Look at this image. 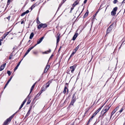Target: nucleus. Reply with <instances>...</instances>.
I'll return each mask as SVG.
<instances>
[{
	"instance_id": "obj_1",
	"label": "nucleus",
	"mask_w": 125,
	"mask_h": 125,
	"mask_svg": "<svg viewBox=\"0 0 125 125\" xmlns=\"http://www.w3.org/2000/svg\"><path fill=\"white\" fill-rule=\"evenodd\" d=\"M73 97L71 101L69 104L70 106H71V105H73L74 103L76 101V97H75V94H73Z\"/></svg>"
},
{
	"instance_id": "obj_2",
	"label": "nucleus",
	"mask_w": 125,
	"mask_h": 125,
	"mask_svg": "<svg viewBox=\"0 0 125 125\" xmlns=\"http://www.w3.org/2000/svg\"><path fill=\"white\" fill-rule=\"evenodd\" d=\"M47 26V25L46 24L41 23L38 25L37 28L38 29H40L42 28H45Z\"/></svg>"
},
{
	"instance_id": "obj_3",
	"label": "nucleus",
	"mask_w": 125,
	"mask_h": 125,
	"mask_svg": "<svg viewBox=\"0 0 125 125\" xmlns=\"http://www.w3.org/2000/svg\"><path fill=\"white\" fill-rule=\"evenodd\" d=\"M113 23L110 25V26L107 29V31L106 33L108 34L110 33L111 31L113 28Z\"/></svg>"
},
{
	"instance_id": "obj_4",
	"label": "nucleus",
	"mask_w": 125,
	"mask_h": 125,
	"mask_svg": "<svg viewBox=\"0 0 125 125\" xmlns=\"http://www.w3.org/2000/svg\"><path fill=\"white\" fill-rule=\"evenodd\" d=\"M110 106H105L104 107L103 110H102V112H105V113L109 109Z\"/></svg>"
},
{
	"instance_id": "obj_5",
	"label": "nucleus",
	"mask_w": 125,
	"mask_h": 125,
	"mask_svg": "<svg viewBox=\"0 0 125 125\" xmlns=\"http://www.w3.org/2000/svg\"><path fill=\"white\" fill-rule=\"evenodd\" d=\"M66 85H68V83H65L64 90L63 92L64 94H65L66 92V90H67V93H68V89L67 88L66 86Z\"/></svg>"
},
{
	"instance_id": "obj_6",
	"label": "nucleus",
	"mask_w": 125,
	"mask_h": 125,
	"mask_svg": "<svg viewBox=\"0 0 125 125\" xmlns=\"http://www.w3.org/2000/svg\"><path fill=\"white\" fill-rule=\"evenodd\" d=\"M76 65L75 64L73 66H72L70 67V68L71 69H72V70H71V72L72 73H73L74 72V71L76 68Z\"/></svg>"
},
{
	"instance_id": "obj_7",
	"label": "nucleus",
	"mask_w": 125,
	"mask_h": 125,
	"mask_svg": "<svg viewBox=\"0 0 125 125\" xmlns=\"http://www.w3.org/2000/svg\"><path fill=\"white\" fill-rule=\"evenodd\" d=\"M49 82H50V81H49L47 83H46V84H48L45 87V89H43V88H44V87H42V91H45L46 89V88L48 87L49 85H50V84H49Z\"/></svg>"
},
{
	"instance_id": "obj_8",
	"label": "nucleus",
	"mask_w": 125,
	"mask_h": 125,
	"mask_svg": "<svg viewBox=\"0 0 125 125\" xmlns=\"http://www.w3.org/2000/svg\"><path fill=\"white\" fill-rule=\"evenodd\" d=\"M105 112H102V111L101 112V115H100L99 117V118H101V119H102L104 117V116L106 115H105Z\"/></svg>"
},
{
	"instance_id": "obj_9",
	"label": "nucleus",
	"mask_w": 125,
	"mask_h": 125,
	"mask_svg": "<svg viewBox=\"0 0 125 125\" xmlns=\"http://www.w3.org/2000/svg\"><path fill=\"white\" fill-rule=\"evenodd\" d=\"M34 47H32L29 48L25 53V54L24 56V57H25L29 53L30 51Z\"/></svg>"
},
{
	"instance_id": "obj_10",
	"label": "nucleus",
	"mask_w": 125,
	"mask_h": 125,
	"mask_svg": "<svg viewBox=\"0 0 125 125\" xmlns=\"http://www.w3.org/2000/svg\"><path fill=\"white\" fill-rule=\"evenodd\" d=\"M6 63H5L1 65L0 67V71H1L4 69L6 66Z\"/></svg>"
},
{
	"instance_id": "obj_11",
	"label": "nucleus",
	"mask_w": 125,
	"mask_h": 125,
	"mask_svg": "<svg viewBox=\"0 0 125 125\" xmlns=\"http://www.w3.org/2000/svg\"><path fill=\"white\" fill-rule=\"evenodd\" d=\"M44 38V37H41V38L39 39L37 42V44H38L40 43L42 41Z\"/></svg>"
},
{
	"instance_id": "obj_12",
	"label": "nucleus",
	"mask_w": 125,
	"mask_h": 125,
	"mask_svg": "<svg viewBox=\"0 0 125 125\" xmlns=\"http://www.w3.org/2000/svg\"><path fill=\"white\" fill-rule=\"evenodd\" d=\"M11 120V119L9 117V118L7 119V120L5 121L4 122L6 124H7L8 122L10 123V122Z\"/></svg>"
},
{
	"instance_id": "obj_13",
	"label": "nucleus",
	"mask_w": 125,
	"mask_h": 125,
	"mask_svg": "<svg viewBox=\"0 0 125 125\" xmlns=\"http://www.w3.org/2000/svg\"><path fill=\"white\" fill-rule=\"evenodd\" d=\"M23 59H22L21 61L19 63H18V64H17V66H16V67L14 69V71H15L18 68V67H19V65H20L22 60Z\"/></svg>"
},
{
	"instance_id": "obj_14",
	"label": "nucleus",
	"mask_w": 125,
	"mask_h": 125,
	"mask_svg": "<svg viewBox=\"0 0 125 125\" xmlns=\"http://www.w3.org/2000/svg\"><path fill=\"white\" fill-rule=\"evenodd\" d=\"M78 35V33H76L74 35L72 39V40L73 41L75 40L76 38L77 37Z\"/></svg>"
},
{
	"instance_id": "obj_15",
	"label": "nucleus",
	"mask_w": 125,
	"mask_h": 125,
	"mask_svg": "<svg viewBox=\"0 0 125 125\" xmlns=\"http://www.w3.org/2000/svg\"><path fill=\"white\" fill-rule=\"evenodd\" d=\"M79 3V1L77 0L75 1L73 4V7H75L76 5H77Z\"/></svg>"
},
{
	"instance_id": "obj_16",
	"label": "nucleus",
	"mask_w": 125,
	"mask_h": 125,
	"mask_svg": "<svg viewBox=\"0 0 125 125\" xmlns=\"http://www.w3.org/2000/svg\"><path fill=\"white\" fill-rule=\"evenodd\" d=\"M10 31H9L8 32H7L6 33H5L4 34L3 36L2 37V39H4L5 38L6 36L8 35V34L10 33Z\"/></svg>"
},
{
	"instance_id": "obj_17",
	"label": "nucleus",
	"mask_w": 125,
	"mask_h": 125,
	"mask_svg": "<svg viewBox=\"0 0 125 125\" xmlns=\"http://www.w3.org/2000/svg\"><path fill=\"white\" fill-rule=\"evenodd\" d=\"M101 109V108H99L95 112V113L93 115L95 116L99 112Z\"/></svg>"
},
{
	"instance_id": "obj_18",
	"label": "nucleus",
	"mask_w": 125,
	"mask_h": 125,
	"mask_svg": "<svg viewBox=\"0 0 125 125\" xmlns=\"http://www.w3.org/2000/svg\"><path fill=\"white\" fill-rule=\"evenodd\" d=\"M36 83H34L33 84V85L31 87V90H30V94L31 93L32 90L33 89V88L34 87L35 85L36 84Z\"/></svg>"
},
{
	"instance_id": "obj_19",
	"label": "nucleus",
	"mask_w": 125,
	"mask_h": 125,
	"mask_svg": "<svg viewBox=\"0 0 125 125\" xmlns=\"http://www.w3.org/2000/svg\"><path fill=\"white\" fill-rule=\"evenodd\" d=\"M60 34H59L58 36H57V43H58L60 41Z\"/></svg>"
},
{
	"instance_id": "obj_20",
	"label": "nucleus",
	"mask_w": 125,
	"mask_h": 125,
	"mask_svg": "<svg viewBox=\"0 0 125 125\" xmlns=\"http://www.w3.org/2000/svg\"><path fill=\"white\" fill-rule=\"evenodd\" d=\"M34 35V33H33V32L31 33V34L30 35V36L29 37L30 39H32Z\"/></svg>"
},
{
	"instance_id": "obj_21",
	"label": "nucleus",
	"mask_w": 125,
	"mask_h": 125,
	"mask_svg": "<svg viewBox=\"0 0 125 125\" xmlns=\"http://www.w3.org/2000/svg\"><path fill=\"white\" fill-rule=\"evenodd\" d=\"M116 14V12L112 10L111 12V14L112 16H115Z\"/></svg>"
},
{
	"instance_id": "obj_22",
	"label": "nucleus",
	"mask_w": 125,
	"mask_h": 125,
	"mask_svg": "<svg viewBox=\"0 0 125 125\" xmlns=\"http://www.w3.org/2000/svg\"><path fill=\"white\" fill-rule=\"evenodd\" d=\"M117 9L118 8L117 7H115L112 10L115 12H116V11L117 10Z\"/></svg>"
},
{
	"instance_id": "obj_23",
	"label": "nucleus",
	"mask_w": 125,
	"mask_h": 125,
	"mask_svg": "<svg viewBox=\"0 0 125 125\" xmlns=\"http://www.w3.org/2000/svg\"><path fill=\"white\" fill-rule=\"evenodd\" d=\"M51 50L50 49H49L48 51H45L44 52V53L45 54H47L49 53H50L51 52Z\"/></svg>"
},
{
	"instance_id": "obj_24",
	"label": "nucleus",
	"mask_w": 125,
	"mask_h": 125,
	"mask_svg": "<svg viewBox=\"0 0 125 125\" xmlns=\"http://www.w3.org/2000/svg\"><path fill=\"white\" fill-rule=\"evenodd\" d=\"M18 112V111H17L15 113L13 114L10 117H9L11 119H12V118L14 116L15 114L16 113Z\"/></svg>"
},
{
	"instance_id": "obj_25",
	"label": "nucleus",
	"mask_w": 125,
	"mask_h": 125,
	"mask_svg": "<svg viewBox=\"0 0 125 125\" xmlns=\"http://www.w3.org/2000/svg\"><path fill=\"white\" fill-rule=\"evenodd\" d=\"M88 14V12H86V13L84 14V15L83 16V17L84 18H85L86 17Z\"/></svg>"
},
{
	"instance_id": "obj_26",
	"label": "nucleus",
	"mask_w": 125,
	"mask_h": 125,
	"mask_svg": "<svg viewBox=\"0 0 125 125\" xmlns=\"http://www.w3.org/2000/svg\"><path fill=\"white\" fill-rule=\"evenodd\" d=\"M50 67V65H47L46 66L45 68L46 69H48V70L49 69V68Z\"/></svg>"
},
{
	"instance_id": "obj_27",
	"label": "nucleus",
	"mask_w": 125,
	"mask_h": 125,
	"mask_svg": "<svg viewBox=\"0 0 125 125\" xmlns=\"http://www.w3.org/2000/svg\"><path fill=\"white\" fill-rule=\"evenodd\" d=\"M30 113V109L28 111L27 113L26 116H28L29 115Z\"/></svg>"
},
{
	"instance_id": "obj_28",
	"label": "nucleus",
	"mask_w": 125,
	"mask_h": 125,
	"mask_svg": "<svg viewBox=\"0 0 125 125\" xmlns=\"http://www.w3.org/2000/svg\"><path fill=\"white\" fill-rule=\"evenodd\" d=\"M12 77V76H11V77L10 78V79L8 81H7V83H6L7 84H8V83H9V82L10 81H11V79Z\"/></svg>"
},
{
	"instance_id": "obj_29",
	"label": "nucleus",
	"mask_w": 125,
	"mask_h": 125,
	"mask_svg": "<svg viewBox=\"0 0 125 125\" xmlns=\"http://www.w3.org/2000/svg\"><path fill=\"white\" fill-rule=\"evenodd\" d=\"M7 73L8 74L9 76H10V75L11 73L10 71H7Z\"/></svg>"
},
{
	"instance_id": "obj_30",
	"label": "nucleus",
	"mask_w": 125,
	"mask_h": 125,
	"mask_svg": "<svg viewBox=\"0 0 125 125\" xmlns=\"http://www.w3.org/2000/svg\"><path fill=\"white\" fill-rule=\"evenodd\" d=\"M118 2V0H114L113 1V3L115 4H116Z\"/></svg>"
},
{
	"instance_id": "obj_31",
	"label": "nucleus",
	"mask_w": 125,
	"mask_h": 125,
	"mask_svg": "<svg viewBox=\"0 0 125 125\" xmlns=\"http://www.w3.org/2000/svg\"><path fill=\"white\" fill-rule=\"evenodd\" d=\"M26 100H27V99H25L24 100V101H23V102H22V104H23V105H24V104H25V103L26 102Z\"/></svg>"
},
{
	"instance_id": "obj_32",
	"label": "nucleus",
	"mask_w": 125,
	"mask_h": 125,
	"mask_svg": "<svg viewBox=\"0 0 125 125\" xmlns=\"http://www.w3.org/2000/svg\"><path fill=\"white\" fill-rule=\"evenodd\" d=\"M13 55L12 54H11L9 57V59H11Z\"/></svg>"
},
{
	"instance_id": "obj_33",
	"label": "nucleus",
	"mask_w": 125,
	"mask_h": 125,
	"mask_svg": "<svg viewBox=\"0 0 125 125\" xmlns=\"http://www.w3.org/2000/svg\"><path fill=\"white\" fill-rule=\"evenodd\" d=\"M23 105H24L23 104H21V105L19 108V110L18 111H19V110H20L22 108V107H23Z\"/></svg>"
},
{
	"instance_id": "obj_34",
	"label": "nucleus",
	"mask_w": 125,
	"mask_h": 125,
	"mask_svg": "<svg viewBox=\"0 0 125 125\" xmlns=\"http://www.w3.org/2000/svg\"><path fill=\"white\" fill-rule=\"evenodd\" d=\"M124 109L123 108H122L119 111V112L120 113H121L122 111Z\"/></svg>"
},
{
	"instance_id": "obj_35",
	"label": "nucleus",
	"mask_w": 125,
	"mask_h": 125,
	"mask_svg": "<svg viewBox=\"0 0 125 125\" xmlns=\"http://www.w3.org/2000/svg\"><path fill=\"white\" fill-rule=\"evenodd\" d=\"M48 70V69H46L45 68L44 69V72L43 73H46L47 72Z\"/></svg>"
},
{
	"instance_id": "obj_36",
	"label": "nucleus",
	"mask_w": 125,
	"mask_h": 125,
	"mask_svg": "<svg viewBox=\"0 0 125 125\" xmlns=\"http://www.w3.org/2000/svg\"><path fill=\"white\" fill-rule=\"evenodd\" d=\"M26 14V13L25 12H24L23 13H22L21 15V16H24V15H25Z\"/></svg>"
},
{
	"instance_id": "obj_37",
	"label": "nucleus",
	"mask_w": 125,
	"mask_h": 125,
	"mask_svg": "<svg viewBox=\"0 0 125 125\" xmlns=\"http://www.w3.org/2000/svg\"><path fill=\"white\" fill-rule=\"evenodd\" d=\"M79 45H78L76 48L75 50L76 51H77L79 49Z\"/></svg>"
},
{
	"instance_id": "obj_38",
	"label": "nucleus",
	"mask_w": 125,
	"mask_h": 125,
	"mask_svg": "<svg viewBox=\"0 0 125 125\" xmlns=\"http://www.w3.org/2000/svg\"><path fill=\"white\" fill-rule=\"evenodd\" d=\"M94 116H95L93 115L90 119L92 121V119Z\"/></svg>"
},
{
	"instance_id": "obj_39",
	"label": "nucleus",
	"mask_w": 125,
	"mask_h": 125,
	"mask_svg": "<svg viewBox=\"0 0 125 125\" xmlns=\"http://www.w3.org/2000/svg\"><path fill=\"white\" fill-rule=\"evenodd\" d=\"M116 112L114 110L112 113H111V115L112 116Z\"/></svg>"
},
{
	"instance_id": "obj_40",
	"label": "nucleus",
	"mask_w": 125,
	"mask_h": 125,
	"mask_svg": "<svg viewBox=\"0 0 125 125\" xmlns=\"http://www.w3.org/2000/svg\"><path fill=\"white\" fill-rule=\"evenodd\" d=\"M31 101V100H29V101H28L27 102V104H30V103Z\"/></svg>"
},
{
	"instance_id": "obj_41",
	"label": "nucleus",
	"mask_w": 125,
	"mask_h": 125,
	"mask_svg": "<svg viewBox=\"0 0 125 125\" xmlns=\"http://www.w3.org/2000/svg\"><path fill=\"white\" fill-rule=\"evenodd\" d=\"M119 108V107L118 106L114 110L116 111L117 109Z\"/></svg>"
},
{
	"instance_id": "obj_42",
	"label": "nucleus",
	"mask_w": 125,
	"mask_h": 125,
	"mask_svg": "<svg viewBox=\"0 0 125 125\" xmlns=\"http://www.w3.org/2000/svg\"><path fill=\"white\" fill-rule=\"evenodd\" d=\"M36 5H35V4L32 5L31 6H32V7L34 8L36 6Z\"/></svg>"
},
{
	"instance_id": "obj_43",
	"label": "nucleus",
	"mask_w": 125,
	"mask_h": 125,
	"mask_svg": "<svg viewBox=\"0 0 125 125\" xmlns=\"http://www.w3.org/2000/svg\"><path fill=\"white\" fill-rule=\"evenodd\" d=\"M25 12L26 14H27L29 12V11L28 10H27Z\"/></svg>"
},
{
	"instance_id": "obj_44",
	"label": "nucleus",
	"mask_w": 125,
	"mask_h": 125,
	"mask_svg": "<svg viewBox=\"0 0 125 125\" xmlns=\"http://www.w3.org/2000/svg\"><path fill=\"white\" fill-rule=\"evenodd\" d=\"M24 23V20H23V21H21V24H22L23 23Z\"/></svg>"
},
{
	"instance_id": "obj_45",
	"label": "nucleus",
	"mask_w": 125,
	"mask_h": 125,
	"mask_svg": "<svg viewBox=\"0 0 125 125\" xmlns=\"http://www.w3.org/2000/svg\"><path fill=\"white\" fill-rule=\"evenodd\" d=\"M8 85V84H7L6 83V84L5 85V86L4 87V89L7 86V85Z\"/></svg>"
},
{
	"instance_id": "obj_46",
	"label": "nucleus",
	"mask_w": 125,
	"mask_h": 125,
	"mask_svg": "<svg viewBox=\"0 0 125 125\" xmlns=\"http://www.w3.org/2000/svg\"><path fill=\"white\" fill-rule=\"evenodd\" d=\"M87 1V0H85L83 2V3L84 4Z\"/></svg>"
},
{
	"instance_id": "obj_47",
	"label": "nucleus",
	"mask_w": 125,
	"mask_h": 125,
	"mask_svg": "<svg viewBox=\"0 0 125 125\" xmlns=\"http://www.w3.org/2000/svg\"><path fill=\"white\" fill-rule=\"evenodd\" d=\"M6 18L7 19H8L9 20L10 19V16H9L8 17H7Z\"/></svg>"
},
{
	"instance_id": "obj_48",
	"label": "nucleus",
	"mask_w": 125,
	"mask_h": 125,
	"mask_svg": "<svg viewBox=\"0 0 125 125\" xmlns=\"http://www.w3.org/2000/svg\"><path fill=\"white\" fill-rule=\"evenodd\" d=\"M10 4V2H7V6H8V5H9Z\"/></svg>"
},
{
	"instance_id": "obj_49",
	"label": "nucleus",
	"mask_w": 125,
	"mask_h": 125,
	"mask_svg": "<svg viewBox=\"0 0 125 125\" xmlns=\"http://www.w3.org/2000/svg\"><path fill=\"white\" fill-rule=\"evenodd\" d=\"M53 56V55L52 54L51 55V56L50 57V58L49 59H50Z\"/></svg>"
},
{
	"instance_id": "obj_50",
	"label": "nucleus",
	"mask_w": 125,
	"mask_h": 125,
	"mask_svg": "<svg viewBox=\"0 0 125 125\" xmlns=\"http://www.w3.org/2000/svg\"><path fill=\"white\" fill-rule=\"evenodd\" d=\"M42 93H41L40 94H38L36 95V96H39L40 95V94H41Z\"/></svg>"
},
{
	"instance_id": "obj_51",
	"label": "nucleus",
	"mask_w": 125,
	"mask_h": 125,
	"mask_svg": "<svg viewBox=\"0 0 125 125\" xmlns=\"http://www.w3.org/2000/svg\"><path fill=\"white\" fill-rule=\"evenodd\" d=\"M74 54L75 53H74V52H73L71 54L73 56Z\"/></svg>"
},
{
	"instance_id": "obj_52",
	"label": "nucleus",
	"mask_w": 125,
	"mask_h": 125,
	"mask_svg": "<svg viewBox=\"0 0 125 125\" xmlns=\"http://www.w3.org/2000/svg\"><path fill=\"white\" fill-rule=\"evenodd\" d=\"M125 2V0H124L122 2V3H124Z\"/></svg>"
},
{
	"instance_id": "obj_53",
	"label": "nucleus",
	"mask_w": 125,
	"mask_h": 125,
	"mask_svg": "<svg viewBox=\"0 0 125 125\" xmlns=\"http://www.w3.org/2000/svg\"><path fill=\"white\" fill-rule=\"evenodd\" d=\"M76 51L75 50H74L73 52H74V53L76 52Z\"/></svg>"
},
{
	"instance_id": "obj_54",
	"label": "nucleus",
	"mask_w": 125,
	"mask_h": 125,
	"mask_svg": "<svg viewBox=\"0 0 125 125\" xmlns=\"http://www.w3.org/2000/svg\"><path fill=\"white\" fill-rule=\"evenodd\" d=\"M66 0H63V2L62 3H63L64 2H65L66 1Z\"/></svg>"
},
{
	"instance_id": "obj_55",
	"label": "nucleus",
	"mask_w": 125,
	"mask_h": 125,
	"mask_svg": "<svg viewBox=\"0 0 125 125\" xmlns=\"http://www.w3.org/2000/svg\"><path fill=\"white\" fill-rule=\"evenodd\" d=\"M7 2L10 3V0H8V1H7Z\"/></svg>"
},
{
	"instance_id": "obj_56",
	"label": "nucleus",
	"mask_w": 125,
	"mask_h": 125,
	"mask_svg": "<svg viewBox=\"0 0 125 125\" xmlns=\"http://www.w3.org/2000/svg\"><path fill=\"white\" fill-rule=\"evenodd\" d=\"M7 125V124H6L4 122L3 125Z\"/></svg>"
},
{
	"instance_id": "obj_57",
	"label": "nucleus",
	"mask_w": 125,
	"mask_h": 125,
	"mask_svg": "<svg viewBox=\"0 0 125 125\" xmlns=\"http://www.w3.org/2000/svg\"><path fill=\"white\" fill-rule=\"evenodd\" d=\"M34 8H33V7H32V6H31V10H32Z\"/></svg>"
},
{
	"instance_id": "obj_58",
	"label": "nucleus",
	"mask_w": 125,
	"mask_h": 125,
	"mask_svg": "<svg viewBox=\"0 0 125 125\" xmlns=\"http://www.w3.org/2000/svg\"><path fill=\"white\" fill-rule=\"evenodd\" d=\"M90 122H89V121L87 123V125H88L89 124V123H90Z\"/></svg>"
},
{
	"instance_id": "obj_59",
	"label": "nucleus",
	"mask_w": 125,
	"mask_h": 125,
	"mask_svg": "<svg viewBox=\"0 0 125 125\" xmlns=\"http://www.w3.org/2000/svg\"><path fill=\"white\" fill-rule=\"evenodd\" d=\"M3 39L2 38V39H0V42L2 41H3Z\"/></svg>"
},
{
	"instance_id": "obj_60",
	"label": "nucleus",
	"mask_w": 125,
	"mask_h": 125,
	"mask_svg": "<svg viewBox=\"0 0 125 125\" xmlns=\"http://www.w3.org/2000/svg\"><path fill=\"white\" fill-rule=\"evenodd\" d=\"M38 44H37H37H35L34 46H33V47H34V48L35 46H36Z\"/></svg>"
},
{
	"instance_id": "obj_61",
	"label": "nucleus",
	"mask_w": 125,
	"mask_h": 125,
	"mask_svg": "<svg viewBox=\"0 0 125 125\" xmlns=\"http://www.w3.org/2000/svg\"><path fill=\"white\" fill-rule=\"evenodd\" d=\"M38 44H37H37H35L34 46H33V47H34V48L35 46H36Z\"/></svg>"
},
{
	"instance_id": "obj_62",
	"label": "nucleus",
	"mask_w": 125,
	"mask_h": 125,
	"mask_svg": "<svg viewBox=\"0 0 125 125\" xmlns=\"http://www.w3.org/2000/svg\"><path fill=\"white\" fill-rule=\"evenodd\" d=\"M73 56L71 54V55L70 56V57H72Z\"/></svg>"
},
{
	"instance_id": "obj_63",
	"label": "nucleus",
	"mask_w": 125,
	"mask_h": 125,
	"mask_svg": "<svg viewBox=\"0 0 125 125\" xmlns=\"http://www.w3.org/2000/svg\"><path fill=\"white\" fill-rule=\"evenodd\" d=\"M91 121V120H90V119H89L88 121L90 122Z\"/></svg>"
},
{
	"instance_id": "obj_64",
	"label": "nucleus",
	"mask_w": 125,
	"mask_h": 125,
	"mask_svg": "<svg viewBox=\"0 0 125 125\" xmlns=\"http://www.w3.org/2000/svg\"><path fill=\"white\" fill-rule=\"evenodd\" d=\"M70 125H74L73 123H72V124H71Z\"/></svg>"
}]
</instances>
